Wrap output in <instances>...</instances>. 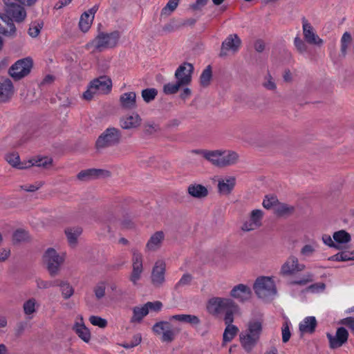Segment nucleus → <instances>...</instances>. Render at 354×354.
Returning a JSON list of instances; mask_svg holds the SVG:
<instances>
[{"label":"nucleus","instance_id":"obj_64","mask_svg":"<svg viewBox=\"0 0 354 354\" xmlns=\"http://www.w3.org/2000/svg\"><path fill=\"white\" fill-rule=\"evenodd\" d=\"M158 130V127L154 123H147L145 125V131L146 133L152 134Z\"/></svg>","mask_w":354,"mask_h":354},{"label":"nucleus","instance_id":"obj_31","mask_svg":"<svg viewBox=\"0 0 354 354\" xmlns=\"http://www.w3.org/2000/svg\"><path fill=\"white\" fill-rule=\"evenodd\" d=\"M82 320V317H80V322H77L73 326V329L80 339L88 343L91 339V333L83 324Z\"/></svg>","mask_w":354,"mask_h":354},{"label":"nucleus","instance_id":"obj_61","mask_svg":"<svg viewBox=\"0 0 354 354\" xmlns=\"http://www.w3.org/2000/svg\"><path fill=\"white\" fill-rule=\"evenodd\" d=\"M26 238V233L24 230H18L12 235V241L15 243L23 241Z\"/></svg>","mask_w":354,"mask_h":354},{"label":"nucleus","instance_id":"obj_43","mask_svg":"<svg viewBox=\"0 0 354 354\" xmlns=\"http://www.w3.org/2000/svg\"><path fill=\"white\" fill-rule=\"evenodd\" d=\"M275 207H274V214H276L278 216H283L285 214H289L291 212H292L294 208L292 206H290L288 205H286L285 203H281L278 202L276 203Z\"/></svg>","mask_w":354,"mask_h":354},{"label":"nucleus","instance_id":"obj_5","mask_svg":"<svg viewBox=\"0 0 354 354\" xmlns=\"http://www.w3.org/2000/svg\"><path fill=\"white\" fill-rule=\"evenodd\" d=\"M122 140L121 131L115 127L106 129L95 141V148L100 150L118 145Z\"/></svg>","mask_w":354,"mask_h":354},{"label":"nucleus","instance_id":"obj_33","mask_svg":"<svg viewBox=\"0 0 354 354\" xmlns=\"http://www.w3.org/2000/svg\"><path fill=\"white\" fill-rule=\"evenodd\" d=\"M189 82V77H184L176 81L175 83H168L164 85L163 91L167 95H172L176 93L179 88L182 86H187Z\"/></svg>","mask_w":354,"mask_h":354},{"label":"nucleus","instance_id":"obj_18","mask_svg":"<svg viewBox=\"0 0 354 354\" xmlns=\"http://www.w3.org/2000/svg\"><path fill=\"white\" fill-rule=\"evenodd\" d=\"M224 322L226 327L223 335V341L225 343L231 342L234 338L239 332V328L232 324L234 315H228L227 317H224Z\"/></svg>","mask_w":354,"mask_h":354},{"label":"nucleus","instance_id":"obj_35","mask_svg":"<svg viewBox=\"0 0 354 354\" xmlns=\"http://www.w3.org/2000/svg\"><path fill=\"white\" fill-rule=\"evenodd\" d=\"M82 229L80 227H68L65 230L69 245L75 247L77 243V238L81 235Z\"/></svg>","mask_w":354,"mask_h":354},{"label":"nucleus","instance_id":"obj_6","mask_svg":"<svg viewBox=\"0 0 354 354\" xmlns=\"http://www.w3.org/2000/svg\"><path fill=\"white\" fill-rule=\"evenodd\" d=\"M253 289L258 297L268 299L277 294V288L273 279L269 277H258L254 285Z\"/></svg>","mask_w":354,"mask_h":354},{"label":"nucleus","instance_id":"obj_44","mask_svg":"<svg viewBox=\"0 0 354 354\" xmlns=\"http://www.w3.org/2000/svg\"><path fill=\"white\" fill-rule=\"evenodd\" d=\"M60 286L61 292L63 297L65 299H69L74 293V289L73 287L66 281H57V285Z\"/></svg>","mask_w":354,"mask_h":354},{"label":"nucleus","instance_id":"obj_15","mask_svg":"<svg viewBox=\"0 0 354 354\" xmlns=\"http://www.w3.org/2000/svg\"><path fill=\"white\" fill-rule=\"evenodd\" d=\"M241 44V40L236 34L230 35L222 43L220 56L225 55V51L232 50L236 52L239 49Z\"/></svg>","mask_w":354,"mask_h":354},{"label":"nucleus","instance_id":"obj_47","mask_svg":"<svg viewBox=\"0 0 354 354\" xmlns=\"http://www.w3.org/2000/svg\"><path fill=\"white\" fill-rule=\"evenodd\" d=\"M180 0H169L166 6L162 9L160 15L168 16L178 7Z\"/></svg>","mask_w":354,"mask_h":354},{"label":"nucleus","instance_id":"obj_55","mask_svg":"<svg viewBox=\"0 0 354 354\" xmlns=\"http://www.w3.org/2000/svg\"><path fill=\"white\" fill-rule=\"evenodd\" d=\"M89 321L93 326H97L102 328H105L107 326V321L98 316H91L89 317Z\"/></svg>","mask_w":354,"mask_h":354},{"label":"nucleus","instance_id":"obj_20","mask_svg":"<svg viewBox=\"0 0 354 354\" xmlns=\"http://www.w3.org/2000/svg\"><path fill=\"white\" fill-rule=\"evenodd\" d=\"M14 93V86L12 81L4 79L0 81V103L8 102Z\"/></svg>","mask_w":354,"mask_h":354},{"label":"nucleus","instance_id":"obj_39","mask_svg":"<svg viewBox=\"0 0 354 354\" xmlns=\"http://www.w3.org/2000/svg\"><path fill=\"white\" fill-rule=\"evenodd\" d=\"M93 18L94 17L91 16V15H89L88 12H84L81 15L79 21V27L82 32H86L89 30Z\"/></svg>","mask_w":354,"mask_h":354},{"label":"nucleus","instance_id":"obj_59","mask_svg":"<svg viewBox=\"0 0 354 354\" xmlns=\"http://www.w3.org/2000/svg\"><path fill=\"white\" fill-rule=\"evenodd\" d=\"M313 275L311 273H308L305 274L301 279L299 280H295L291 282L292 284L304 286L309 282L313 281Z\"/></svg>","mask_w":354,"mask_h":354},{"label":"nucleus","instance_id":"obj_52","mask_svg":"<svg viewBox=\"0 0 354 354\" xmlns=\"http://www.w3.org/2000/svg\"><path fill=\"white\" fill-rule=\"evenodd\" d=\"M142 342V335L140 333H137L133 336L131 342L122 343L120 346L124 348L129 349L132 348L139 345Z\"/></svg>","mask_w":354,"mask_h":354},{"label":"nucleus","instance_id":"obj_7","mask_svg":"<svg viewBox=\"0 0 354 354\" xmlns=\"http://www.w3.org/2000/svg\"><path fill=\"white\" fill-rule=\"evenodd\" d=\"M64 261V256L59 255L55 249L51 248L47 249L43 256V261L51 276L57 274Z\"/></svg>","mask_w":354,"mask_h":354},{"label":"nucleus","instance_id":"obj_40","mask_svg":"<svg viewBox=\"0 0 354 354\" xmlns=\"http://www.w3.org/2000/svg\"><path fill=\"white\" fill-rule=\"evenodd\" d=\"M106 286L107 284L105 281H100L93 287V291L97 301L102 300L105 297Z\"/></svg>","mask_w":354,"mask_h":354},{"label":"nucleus","instance_id":"obj_45","mask_svg":"<svg viewBox=\"0 0 354 354\" xmlns=\"http://www.w3.org/2000/svg\"><path fill=\"white\" fill-rule=\"evenodd\" d=\"M143 100L149 103L153 101L158 95V90L154 88H148L143 89L141 93Z\"/></svg>","mask_w":354,"mask_h":354},{"label":"nucleus","instance_id":"obj_34","mask_svg":"<svg viewBox=\"0 0 354 354\" xmlns=\"http://www.w3.org/2000/svg\"><path fill=\"white\" fill-rule=\"evenodd\" d=\"M53 158L48 156L36 157L27 161V168L32 166L41 167L44 168H48L53 164Z\"/></svg>","mask_w":354,"mask_h":354},{"label":"nucleus","instance_id":"obj_49","mask_svg":"<svg viewBox=\"0 0 354 354\" xmlns=\"http://www.w3.org/2000/svg\"><path fill=\"white\" fill-rule=\"evenodd\" d=\"M351 254L348 251H343L341 252H338L335 255L329 257L328 260L335 261H347L352 260Z\"/></svg>","mask_w":354,"mask_h":354},{"label":"nucleus","instance_id":"obj_19","mask_svg":"<svg viewBox=\"0 0 354 354\" xmlns=\"http://www.w3.org/2000/svg\"><path fill=\"white\" fill-rule=\"evenodd\" d=\"M110 172L107 170L100 169H88L82 170L77 175L78 180L81 181H88L95 179L100 176H109Z\"/></svg>","mask_w":354,"mask_h":354},{"label":"nucleus","instance_id":"obj_36","mask_svg":"<svg viewBox=\"0 0 354 354\" xmlns=\"http://www.w3.org/2000/svg\"><path fill=\"white\" fill-rule=\"evenodd\" d=\"M169 320H176L184 323H188L192 325H198L201 323V320L197 316L187 314H179L172 315L169 317Z\"/></svg>","mask_w":354,"mask_h":354},{"label":"nucleus","instance_id":"obj_50","mask_svg":"<svg viewBox=\"0 0 354 354\" xmlns=\"http://www.w3.org/2000/svg\"><path fill=\"white\" fill-rule=\"evenodd\" d=\"M342 187V183L341 181L333 183L328 191L327 197H338V193Z\"/></svg>","mask_w":354,"mask_h":354},{"label":"nucleus","instance_id":"obj_53","mask_svg":"<svg viewBox=\"0 0 354 354\" xmlns=\"http://www.w3.org/2000/svg\"><path fill=\"white\" fill-rule=\"evenodd\" d=\"M294 44L297 50L303 54L308 50V46L304 41H303L299 36H297L294 39Z\"/></svg>","mask_w":354,"mask_h":354},{"label":"nucleus","instance_id":"obj_13","mask_svg":"<svg viewBox=\"0 0 354 354\" xmlns=\"http://www.w3.org/2000/svg\"><path fill=\"white\" fill-rule=\"evenodd\" d=\"M302 28L304 37L307 43L318 46L323 44V39L314 32L313 27L305 17L302 18Z\"/></svg>","mask_w":354,"mask_h":354},{"label":"nucleus","instance_id":"obj_16","mask_svg":"<svg viewBox=\"0 0 354 354\" xmlns=\"http://www.w3.org/2000/svg\"><path fill=\"white\" fill-rule=\"evenodd\" d=\"M165 263L162 261L156 262L151 272V281L153 286L160 287L165 281Z\"/></svg>","mask_w":354,"mask_h":354},{"label":"nucleus","instance_id":"obj_48","mask_svg":"<svg viewBox=\"0 0 354 354\" xmlns=\"http://www.w3.org/2000/svg\"><path fill=\"white\" fill-rule=\"evenodd\" d=\"M44 23L42 21H34L30 24L28 29V34L32 37H37L42 28Z\"/></svg>","mask_w":354,"mask_h":354},{"label":"nucleus","instance_id":"obj_23","mask_svg":"<svg viewBox=\"0 0 354 354\" xmlns=\"http://www.w3.org/2000/svg\"><path fill=\"white\" fill-rule=\"evenodd\" d=\"M194 71V66L188 62H184L178 66L175 72V77L177 81H180L182 78L189 77L187 85L191 83L192 74Z\"/></svg>","mask_w":354,"mask_h":354},{"label":"nucleus","instance_id":"obj_10","mask_svg":"<svg viewBox=\"0 0 354 354\" xmlns=\"http://www.w3.org/2000/svg\"><path fill=\"white\" fill-rule=\"evenodd\" d=\"M132 270L129 276V280L133 286H137L141 279L143 267V256L137 250H132Z\"/></svg>","mask_w":354,"mask_h":354},{"label":"nucleus","instance_id":"obj_24","mask_svg":"<svg viewBox=\"0 0 354 354\" xmlns=\"http://www.w3.org/2000/svg\"><path fill=\"white\" fill-rule=\"evenodd\" d=\"M165 239L162 231H158L152 234L146 244L147 251H156L158 250Z\"/></svg>","mask_w":354,"mask_h":354},{"label":"nucleus","instance_id":"obj_14","mask_svg":"<svg viewBox=\"0 0 354 354\" xmlns=\"http://www.w3.org/2000/svg\"><path fill=\"white\" fill-rule=\"evenodd\" d=\"M263 212L260 209H254L250 218L246 220L241 226V230L245 232H250L259 228L261 225Z\"/></svg>","mask_w":354,"mask_h":354},{"label":"nucleus","instance_id":"obj_32","mask_svg":"<svg viewBox=\"0 0 354 354\" xmlns=\"http://www.w3.org/2000/svg\"><path fill=\"white\" fill-rule=\"evenodd\" d=\"M189 194L194 198H202L208 195V190L206 187L200 184H192L187 187Z\"/></svg>","mask_w":354,"mask_h":354},{"label":"nucleus","instance_id":"obj_25","mask_svg":"<svg viewBox=\"0 0 354 354\" xmlns=\"http://www.w3.org/2000/svg\"><path fill=\"white\" fill-rule=\"evenodd\" d=\"M194 152L197 154H201L205 159L211 162L214 165L221 167V151H207V150H194Z\"/></svg>","mask_w":354,"mask_h":354},{"label":"nucleus","instance_id":"obj_46","mask_svg":"<svg viewBox=\"0 0 354 354\" xmlns=\"http://www.w3.org/2000/svg\"><path fill=\"white\" fill-rule=\"evenodd\" d=\"M38 306L35 298H31L24 302L23 305L24 312L26 315H30L36 311V307Z\"/></svg>","mask_w":354,"mask_h":354},{"label":"nucleus","instance_id":"obj_28","mask_svg":"<svg viewBox=\"0 0 354 354\" xmlns=\"http://www.w3.org/2000/svg\"><path fill=\"white\" fill-rule=\"evenodd\" d=\"M8 12L10 16V17L18 23L23 21L26 17V12L25 9L23 7L14 3L11 4Z\"/></svg>","mask_w":354,"mask_h":354},{"label":"nucleus","instance_id":"obj_60","mask_svg":"<svg viewBox=\"0 0 354 354\" xmlns=\"http://www.w3.org/2000/svg\"><path fill=\"white\" fill-rule=\"evenodd\" d=\"M145 306L147 308L148 313L149 312V310L158 312L161 310L162 307V304L159 301H156L154 302L148 301L145 304Z\"/></svg>","mask_w":354,"mask_h":354},{"label":"nucleus","instance_id":"obj_26","mask_svg":"<svg viewBox=\"0 0 354 354\" xmlns=\"http://www.w3.org/2000/svg\"><path fill=\"white\" fill-rule=\"evenodd\" d=\"M142 119L138 113H133L120 120V126L124 129H134L139 127Z\"/></svg>","mask_w":354,"mask_h":354},{"label":"nucleus","instance_id":"obj_17","mask_svg":"<svg viewBox=\"0 0 354 354\" xmlns=\"http://www.w3.org/2000/svg\"><path fill=\"white\" fill-rule=\"evenodd\" d=\"M252 295L250 287L240 283L235 286L230 291V296L240 302H245L248 300Z\"/></svg>","mask_w":354,"mask_h":354},{"label":"nucleus","instance_id":"obj_58","mask_svg":"<svg viewBox=\"0 0 354 354\" xmlns=\"http://www.w3.org/2000/svg\"><path fill=\"white\" fill-rule=\"evenodd\" d=\"M315 252V248L313 245L306 244L302 247L300 253L301 256L306 258L313 256Z\"/></svg>","mask_w":354,"mask_h":354},{"label":"nucleus","instance_id":"obj_8","mask_svg":"<svg viewBox=\"0 0 354 354\" xmlns=\"http://www.w3.org/2000/svg\"><path fill=\"white\" fill-rule=\"evenodd\" d=\"M32 66L33 62L30 57L21 59L10 66L8 73L15 80H19L30 73Z\"/></svg>","mask_w":354,"mask_h":354},{"label":"nucleus","instance_id":"obj_12","mask_svg":"<svg viewBox=\"0 0 354 354\" xmlns=\"http://www.w3.org/2000/svg\"><path fill=\"white\" fill-rule=\"evenodd\" d=\"M328 339L329 347L331 349L338 348L342 346L348 339V332L344 327L337 328L335 335L326 333Z\"/></svg>","mask_w":354,"mask_h":354},{"label":"nucleus","instance_id":"obj_2","mask_svg":"<svg viewBox=\"0 0 354 354\" xmlns=\"http://www.w3.org/2000/svg\"><path fill=\"white\" fill-rule=\"evenodd\" d=\"M207 310L212 315H218L224 313V317H227L228 315L232 316L238 313L239 308L238 305L230 298L216 297L208 300Z\"/></svg>","mask_w":354,"mask_h":354},{"label":"nucleus","instance_id":"obj_56","mask_svg":"<svg viewBox=\"0 0 354 354\" xmlns=\"http://www.w3.org/2000/svg\"><path fill=\"white\" fill-rule=\"evenodd\" d=\"M192 280V276L190 274L186 273L184 274L180 280L177 282L175 286V288L178 289L180 287L188 286L191 283Z\"/></svg>","mask_w":354,"mask_h":354},{"label":"nucleus","instance_id":"obj_22","mask_svg":"<svg viewBox=\"0 0 354 354\" xmlns=\"http://www.w3.org/2000/svg\"><path fill=\"white\" fill-rule=\"evenodd\" d=\"M236 184V178L228 176L218 180V191L221 196H227L233 190Z\"/></svg>","mask_w":354,"mask_h":354},{"label":"nucleus","instance_id":"obj_62","mask_svg":"<svg viewBox=\"0 0 354 354\" xmlns=\"http://www.w3.org/2000/svg\"><path fill=\"white\" fill-rule=\"evenodd\" d=\"M324 244L328 245L330 248H335L336 249H339V246L337 245L335 241H333L330 235L324 234L322 238Z\"/></svg>","mask_w":354,"mask_h":354},{"label":"nucleus","instance_id":"obj_3","mask_svg":"<svg viewBox=\"0 0 354 354\" xmlns=\"http://www.w3.org/2000/svg\"><path fill=\"white\" fill-rule=\"evenodd\" d=\"M120 37V34L118 30L110 33L99 32L93 40L86 44V48L87 50L93 48V52H102L105 49L113 48L117 46Z\"/></svg>","mask_w":354,"mask_h":354},{"label":"nucleus","instance_id":"obj_21","mask_svg":"<svg viewBox=\"0 0 354 354\" xmlns=\"http://www.w3.org/2000/svg\"><path fill=\"white\" fill-rule=\"evenodd\" d=\"M0 33L6 37H15L16 27L10 16L0 15Z\"/></svg>","mask_w":354,"mask_h":354},{"label":"nucleus","instance_id":"obj_29","mask_svg":"<svg viewBox=\"0 0 354 354\" xmlns=\"http://www.w3.org/2000/svg\"><path fill=\"white\" fill-rule=\"evenodd\" d=\"M317 326V320L315 317H306L299 324V328L301 333H313Z\"/></svg>","mask_w":354,"mask_h":354},{"label":"nucleus","instance_id":"obj_9","mask_svg":"<svg viewBox=\"0 0 354 354\" xmlns=\"http://www.w3.org/2000/svg\"><path fill=\"white\" fill-rule=\"evenodd\" d=\"M152 330L156 335H161L160 339L162 342H171L180 332L179 328H173L171 323L167 321L156 322L153 326Z\"/></svg>","mask_w":354,"mask_h":354},{"label":"nucleus","instance_id":"obj_1","mask_svg":"<svg viewBox=\"0 0 354 354\" xmlns=\"http://www.w3.org/2000/svg\"><path fill=\"white\" fill-rule=\"evenodd\" d=\"M263 330L262 322L259 320H250L245 331L239 335L240 343L247 353H250L259 341Z\"/></svg>","mask_w":354,"mask_h":354},{"label":"nucleus","instance_id":"obj_57","mask_svg":"<svg viewBox=\"0 0 354 354\" xmlns=\"http://www.w3.org/2000/svg\"><path fill=\"white\" fill-rule=\"evenodd\" d=\"M57 281H44L41 279L37 280V286L39 288L46 289L50 287L56 286Z\"/></svg>","mask_w":354,"mask_h":354},{"label":"nucleus","instance_id":"obj_63","mask_svg":"<svg viewBox=\"0 0 354 354\" xmlns=\"http://www.w3.org/2000/svg\"><path fill=\"white\" fill-rule=\"evenodd\" d=\"M339 324L348 326L351 330L354 331V317H349L340 320Z\"/></svg>","mask_w":354,"mask_h":354},{"label":"nucleus","instance_id":"obj_4","mask_svg":"<svg viewBox=\"0 0 354 354\" xmlns=\"http://www.w3.org/2000/svg\"><path fill=\"white\" fill-rule=\"evenodd\" d=\"M111 87V80L106 76H101L90 82L87 90L83 93V97L86 100H91L96 95L109 93Z\"/></svg>","mask_w":354,"mask_h":354},{"label":"nucleus","instance_id":"obj_42","mask_svg":"<svg viewBox=\"0 0 354 354\" xmlns=\"http://www.w3.org/2000/svg\"><path fill=\"white\" fill-rule=\"evenodd\" d=\"M212 77V66L208 65L206 68L203 71L201 76H200V83L201 85L203 87H207L209 85L210 81Z\"/></svg>","mask_w":354,"mask_h":354},{"label":"nucleus","instance_id":"obj_51","mask_svg":"<svg viewBox=\"0 0 354 354\" xmlns=\"http://www.w3.org/2000/svg\"><path fill=\"white\" fill-rule=\"evenodd\" d=\"M351 35L349 32H345L341 39V53L345 56L347 52L348 44L351 41Z\"/></svg>","mask_w":354,"mask_h":354},{"label":"nucleus","instance_id":"obj_11","mask_svg":"<svg viewBox=\"0 0 354 354\" xmlns=\"http://www.w3.org/2000/svg\"><path fill=\"white\" fill-rule=\"evenodd\" d=\"M306 266L299 262L295 256H290L281 266L280 274L282 276H292L303 271Z\"/></svg>","mask_w":354,"mask_h":354},{"label":"nucleus","instance_id":"obj_37","mask_svg":"<svg viewBox=\"0 0 354 354\" xmlns=\"http://www.w3.org/2000/svg\"><path fill=\"white\" fill-rule=\"evenodd\" d=\"M6 161L13 167L24 169H27V162H21L20 157L18 153H10L6 156Z\"/></svg>","mask_w":354,"mask_h":354},{"label":"nucleus","instance_id":"obj_30","mask_svg":"<svg viewBox=\"0 0 354 354\" xmlns=\"http://www.w3.org/2000/svg\"><path fill=\"white\" fill-rule=\"evenodd\" d=\"M221 160L220 162L221 167H224L234 165L239 160V155L233 151H221Z\"/></svg>","mask_w":354,"mask_h":354},{"label":"nucleus","instance_id":"obj_41","mask_svg":"<svg viewBox=\"0 0 354 354\" xmlns=\"http://www.w3.org/2000/svg\"><path fill=\"white\" fill-rule=\"evenodd\" d=\"M333 238L337 245L347 243L351 239L350 234L343 230L335 232L333 235Z\"/></svg>","mask_w":354,"mask_h":354},{"label":"nucleus","instance_id":"obj_54","mask_svg":"<svg viewBox=\"0 0 354 354\" xmlns=\"http://www.w3.org/2000/svg\"><path fill=\"white\" fill-rule=\"evenodd\" d=\"M290 323L288 321L283 322L281 328L282 332V341L286 343L289 341L291 337V333L290 330Z\"/></svg>","mask_w":354,"mask_h":354},{"label":"nucleus","instance_id":"obj_38","mask_svg":"<svg viewBox=\"0 0 354 354\" xmlns=\"http://www.w3.org/2000/svg\"><path fill=\"white\" fill-rule=\"evenodd\" d=\"M147 308L143 305L142 306H136L133 308V316L131 318V323H140L142 319L148 315Z\"/></svg>","mask_w":354,"mask_h":354},{"label":"nucleus","instance_id":"obj_27","mask_svg":"<svg viewBox=\"0 0 354 354\" xmlns=\"http://www.w3.org/2000/svg\"><path fill=\"white\" fill-rule=\"evenodd\" d=\"M120 105L125 109H134L136 108V94L135 92H128L122 94L120 97Z\"/></svg>","mask_w":354,"mask_h":354}]
</instances>
